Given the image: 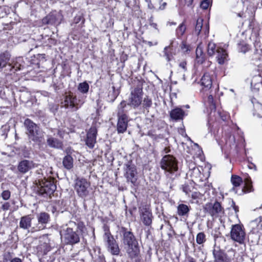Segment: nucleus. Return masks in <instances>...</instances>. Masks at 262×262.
<instances>
[{"instance_id": "1", "label": "nucleus", "mask_w": 262, "mask_h": 262, "mask_svg": "<svg viewBox=\"0 0 262 262\" xmlns=\"http://www.w3.org/2000/svg\"><path fill=\"white\" fill-rule=\"evenodd\" d=\"M85 231L86 227L83 223L70 221L60 231L61 238L66 244L74 245L80 242L77 233L82 234Z\"/></svg>"}, {"instance_id": "2", "label": "nucleus", "mask_w": 262, "mask_h": 262, "mask_svg": "<svg viewBox=\"0 0 262 262\" xmlns=\"http://www.w3.org/2000/svg\"><path fill=\"white\" fill-rule=\"evenodd\" d=\"M123 233V243L125 246V249L128 255L131 258L137 256L139 253L138 243L133 233L127 231L125 228H122Z\"/></svg>"}, {"instance_id": "3", "label": "nucleus", "mask_w": 262, "mask_h": 262, "mask_svg": "<svg viewBox=\"0 0 262 262\" xmlns=\"http://www.w3.org/2000/svg\"><path fill=\"white\" fill-rule=\"evenodd\" d=\"M161 168L164 170L165 174L169 179L168 182L173 180L174 173L178 170V164L176 158L170 155L164 156L160 162Z\"/></svg>"}, {"instance_id": "4", "label": "nucleus", "mask_w": 262, "mask_h": 262, "mask_svg": "<svg viewBox=\"0 0 262 262\" xmlns=\"http://www.w3.org/2000/svg\"><path fill=\"white\" fill-rule=\"evenodd\" d=\"M24 125L26 129V134L28 138L35 142H41L43 136L42 130L32 120L26 119L24 121Z\"/></svg>"}, {"instance_id": "5", "label": "nucleus", "mask_w": 262, "mask_h": 262, "mask_svg": "<svg viewBox=\"0 0 262 262\" xmlns=\"http://www.w3.org/2000/svg\"><path fill=\"white\" fill-rule=\"evenodd\" d=\"M126 105V102L122 101L118 106V123L117 125V130L118 134L124 133L127 127L128 117L123 113V110Z\"/></svg>"}, {"instance_id": "6", "label": "nucleus", "mask_w": 262, "mask_h": 262, "mask_svg": "<svg viewBox=\"0 0 262 262\" xmlns=\"http://www.w3.org/2000/svg\"><path fill=\"white\" fill-rule=\"evenodd\" d=\"M104 231L103 239L105 243L108 251L113 255H118L120 253V249L116 240L106 227L104 228Z\"/></svg>"}, {"instance_id": "7", "label": "nucleus", "mask_w": 262, "mask_h": 262, "mask_svg": "<svg viewBox=\"0 0 262 262\" xmlns=\"http://www.w3.org/2000/svg\"><path fill=\"white\" fill-rule=\"evenodd\" d=\"M230 237L232 240L239 244H244L246 239V232L244 226L242 224L232 225Z\"/></svg>"}, {"instance_id": "8", "label": "nucleus", "mask_w": 262, "mask_h": 262, "mask_svg": "<svg viewBox=\"0 0 262 262\" xmlns=\"http://www.w3.org/2000/svg\"><path fill=\"white\" fill-rule=\"evenodd\" d=\"M37 187L38 194L45 197L51 195L56 188V186L52 180L45 179L39 181V184Z\"/></svg>"}, {"instance_id": "9", "label": "nucleus", "mask_w": 262, "mask_h": 262, "mask_svg": "<svg viewBox=\"0 0 262 262\" xmlns=\"http://www.w3.org/2000/svg\"><path fill=\"white\" fill-rule=\"evenodd\" d=\"M204 209L213 219L218 217L221 219L225 214L224 209L221 203L217 201L213 204H206Z\"/></svg>"}, {"instance_id": "10", "label": "nucleus", "mask_w": 262, "mask_h": 262, "mask_svg": "<svg viewBox=\"0 0 262 262\" xmlns=\"http://www.w3.org/2000/svg\"><path fill=\"white\" fill-rule=\"evenodd\" d=\"M142 101V90L137 87L131 91L127 104L134 108L138 107Z\"/></svg>"}, {"instance_id": "11", "label": "nucleus", "mask_w": 262, "mask_h": 262, "mask_svg": "<svg viewBox=\"0 0 262 262\" xmlns=\"http://www.w3.org/2000/svg\"><path fill=\"white\" fill-rule=\"evenodd\" d=\"M90 186V183L85 179L77 178L75 180V189L78 194L82 198L88 195Z\"/></svg>"}, {"instance_id": "12", "label": "nucleus", "mask_w": 262, "mask_h": 262, "mask_svg": "<svg viewBox=\"0 0 262 262\" xmlns=\"http://www.w3.org/2000/svg\"><path fill=\"white\" fill-rule=\"evenodd\" d=\"M36 218L38 224L36 227H33L32 232L38 230H41L46 228V225L50 221V216L49 213L45 212H41L36 214Z\"/></svg>"}, {"instance_id": "13", "label": "nucleus", "mask_w": 262, "mask_h": 262, "mask_svg": "<svg viewBox=\"0 0 262 262\" xmlns=\"http://www.w3.org/2000/svg\"><path fill=\"white\" fill-rule=\"evenodd\" d=\"M124 177L127 182H130L134 185H135L137 180V172L136 167L134 165L127 164L124 169Z\"/></svg>"}, {"instance_id": "14", "label": "nucleus", "mask_w": 262, "mask_h": 262, "mask_svg": "<svg viewBox=\"0 0 262 262\" xmlns=\"http://www.w3.org/2000/svg\"><path fill=\"white\" fill-rule=\"evenodd\" d=\"M78 101L79 102L80 100H78L75 96L69 95L66 96L63 105L66 108H71L73 111H76L80 107V105H79Z\"/></svg>"}, {"instance_id": "15", "label": "nucleus", "mask_w": 262, "mask_h": 262, "mask_svg": "<svg viewBox=\"0 0 262 262\" xmlns=\"http://www.w3.org/2000/svg\"><path fill=\"white\" fill-rule=\"evenodd\" d=\"M97 134V129L95 126L91 127L86 135L85 139L86 145L90 148H93L96 142V137Z\"/></svg>"}, {"instance_id": "16", "label": "nucleus", "mask_w": 262, "mask_h": 262, "mask_svg": "<svg viewBox=\"0 0 262 262\" xmlns=\"http://www.w3.org/2000/svg\"><path fill=\"white\" fill-rule=\"evenodd\" d=\"M35 167V164L32 161L24 160L19 163L17 169L20 172L25 173Z\"/></svg>"}, {"instance_id": "17", "label": "nucleus", "mask_w": 262, "mask_h": 262, "mask_svg": "<svg viewBox=\"0 0 262 262\" xmlns=\"http://www.w3.org/2000/svg\"><path fill=\"white\" fill-rule=\"evenodd\" d=\"M141 220L146 226H149L152 223V215L151 211L147 208H143L140 212Z\"/></svg>"}, {"instance_id": "18", "label": "nucleus", "mask_w": 262, "mask_h": 262, "mask_svg": "<svg viewBox=\"0 0 262 262\" xmlns=\"http://www.w3.org/2000/svg\"><path fill=\"white\" fill-rule=\"evenodd\" d=\"M212 253L215 262H231L230 259L218 247L214 248Z\"/></svg>"}, {"instance_id": "19", "label": "nucleus", "mask_w": 262, "mask_h": 262, "mask_svg": "<svg viewBox=\"0 0 262 262\" xmlns=\"http://www.w3.org/2000/svg\"><path fill=\"white\" fill-rule=\"evenodd\" d=\"M209 29L208 24H206L205 26L203 27V19L202 18H198L194 30L195 33L196 35H199L202 30L205 35H207L209 33Z\"/></svg>"}, {"instance_id": "20", "label": "nucleus", "mask_w": 262, "mask_h": 262, "mask_svg": "<svg viewBox=\"0 0 262 262\" xmlns=\"http://www.w3.org/2000/svg\"><path fill=\"white\" fill-rule=\"evenodd\" d=\"M212 77L209 73H206L201 78V84L203 86V89L209 90L212 86Z\"/></svg>"}, {"instance_id": "21", "label": "nucleus", "mask_w": 262, "mask_h": 262, "mask_svg": "<svg viewBox=\"0 0 262 262\" xmlns=\"http://www.w3.org/2000/svg\"><path fill=\"white\" fill-rule=\"evenodd\" d=\"M186 114L184 111L180 107H176L170 111V117L175 121L182 120Z\"/></svg>"}, {"instance_id": "22", "label": "nucleus", "mask_w": 262, "mask_h": 262, "mask_svg": "<svg viewBox=\"0 0 262 262\" xmlns=\"http://www.w3.org/2000/svg\"><path fill=\"white\" fill-rule=\"evenodd\" d=\"M60 14L53 15L50 14L47 16L42 19V23L44 24L57 25L60 23Z\"/></svg>"}, {"instance_id": "23", "label": "nucleus", "mask_w": 262, "mask_h": 262, "mask_svg": "<svg viewBox=\"0 0 262 262\" xmlns=\"http://www.w3.org/2000/svg\"><path fill=\"white\" fill-rule=\"evenodd\" d=\"M190 209V206L179 204L177 207V213L179 216L188 217Z\"/></svg>"}, {"instance_id": "24", "label": "nucleus", "mask_w": 262, "mask_h": 262, "mask_svg": "<svg viewBox=\"0 0 262 262\" xmlns=\"http://www.w3.org/2000/svg\"><path fill=\"white\" fill-rule=\"evenodd\" d=\"M215 54H216V60L220 64H223L228 60V54L223 48H219Z\"/></svg>"}, {"instance_id": "25", "label": "nucleus", "mask_w": 262, "mask_h": 262, "mask_svg": "<svg viewBox=\"0 0 262 262\" xmlns=\"http://www.w3.org/2000/svg\"><path fill=\"white\" fill-rule=\"evenodd\" d=\"M252 231L254 233H262V216L251 222Z\"/></svg>"}, {"instance_id": "26", "label": "nucleus", "mask_w": 262, "mask_h": 262, "mask_svg": "<svg viewBox=\"0 0 262 262\" xmlns=\"http://www.w3.org/2000/svg\"><path fill=\"white\" fill-rule=\"evenodd\" d=\"M32 217L30 215L21 217L19 222V227L23 229H28L31 226Z\"/></svg>"}, {"instance_id": "27", "label": "nucleus", "mask_w": 262, "mask_h": 262, "mask_svg": "<svg viewBox=\"0 0 262 262\" xmlns=\"http://www.w3.org/2000/svg\"><path fill=\"white\" fill-rule=\"evenodd\" d=\"M62 164L65 168L68 170L72 169L73 167V159L70 156L68 155L65 156L62 161Z\"/></svg>"}, {"instance_id": "28", "label": "nucleus", "mask_w": 262, "mask_h": 262, "mask_svg": "<svg viewBox=\"0 0 262 262\" xmlns=\"http://www.w3.org/2000/svg\"><path fill=\"white\" fill-rule=\"evenodd\" d=\"M47 143L51 147L56 148H61L62 147V142L54 138L51 137L48 138Z\"/></svg>"}, {"instance_id": "29", "label": "nucleus", "mask_w": 262, "mask_h": 262, "mask_svg": "<svg viewBox=\"0 0 262 262\" xmlns=\"http://www.w3.org/2000/svg\"><path fill=\"white\" fill-rule=\"evenodd\" d=\"M10 58V55L8 52L0 54V69L5 67L9 63Z\"/></svg>"}, {"instance_id": "30", "label": "nucleus", "mask_w": 262, "mask_h": 262, "mask_svg": "<svg viewBox=\"0 0 262 262\" xmlns=\"http://www.w3.org/2000/svg\"><path fill=\"white\" fill-rule=\"evenodd\" d=\"M220 47H216V45L213 42H209L207 47V54L209 56L214 55L217 52Z\"/></svg>"}, {"instance_id": "31", "label": "nucleus", "mask_w": 262, "mask_h": 262, "mask_svg": "<svg viewBox=\"0 0 262 262\" xmlns=\"http://www.w3.org/2000/svg\"><path fill=\"white\" fill-rule=\"evenodd\" d=\"M237 48L239 52L245 53L250 50V46L245 41H240L237 44Z\"/></svg>"}, {"instance_id": "32", "label": "nucleus", "mask_w": 262, "mask_h": 262, "mask_svg": "<svg viewBox=\"0 0 262 262\" xmlns=\"http://www.w3.org/2000/svg\"><path fill=\"white\" fill-rule=\"evenodd\" d=\"M231 182L234 187H237L240 186L243 182V180L240 177L233 175L231 177Z\"/></svg>"}, {"instance_id": "33", "label": "nucleus", "mask_w": 262, "mask_h": 262, "mask_svg": "<svg viewBox=\"0 0 262 262\" xmlns=\"http://www.w3.org/2000/svg\"><path fill=\"white\" fill-rule=\"evenodd\" d=\"M78 90L81 93L86 94L89 91V85L86 81L80 83L78 86Z\"/></svg>"}, {"instance_id": "34", "label": "nucleus", "mask_w": 262, "mask_h": 262, "mask_svg": "<svg viewBox=\"0 0 262 262\" xmlns=\"http://www.w3.org/2000/svg\"><path fill=\"white\" fill-rule=\"evenodd\" d=\"M206 103L208 105V106L209 107L210 110L211 111H212L213 110H215V103L213 102V98L212 95H209L208 96L207 99L206 101Z\"/></svg>"}, {"instance_id": "35", "label": "nucleus", "mask_w": 262, "mask_h": 262, "mask_svg": "<svg viewBox=\"0 0 262 262\" xmlns=\"http://www.w3.org/2000/svg\"><path fill=\"white\" fill-rule=\"evenodd\" d=\"M206 241V235L204 232H199L196 237V242L197 244L201 245Z\"/></svg>"}, {"instance_id": "36", "label": "nucleus", "mask_w": 262, "mask_h": 262, "mask_svg": "<svg viewBox=\"0 0 262 262\" xmlns=\"http://www.w3.org/2000/svg\"><path fill=\"white\" fill-rule=\"evenodd\" d=\"M253 115L258 117H262V105L261 104H257L255 105V112L253 113Z\"/></svg>"}, {"instance_id": "37", "label": "nucleus", "mask_w": 262, "mask_h": 262, "mask_svg": "<svg viewBox=\"0 0 262 262\" xmlns=\"http://www.w3.org/2000/svg\"><path fill=\"white\" fill-rule=\"evenodd\" d=\"M245 188H246V191L247 192H249L251 191L252 189V181L251 178L248 176L245 179Z\"/></svg>"}, {"instance_id": "38", "label": "nucleus", "mask_w": 262, "mask_h": 262, "mask_svg": "<svg viewBox=\"0 0 262 262\" xmlns=\"http://www.w3.org/2000/svg\"><path fill=\"white\" fill-rule=\"evenodd\" d=\"M151 99L149 98L148 97L144 98L142 103L143 107L146 109H148L151 107Z\"/></svg>"}, {"instance_id": "39", "label": "nucleus", "mask_w": 262, "mask_h": 262, "mask_svg": "<svg viewBox=\"0 0 262 262\" xmlns=\"http://www.w3.org/2000/svg\"><path fill=\"white\" fill-rule=\"evenodd\" d=\"M186 30V27L183 24H181L177 29V33L179 36H182Z\"/></svg>"}, {"instance_id": "40", "label": "nucleus", "mask_w": 262, "mask_h": 262, "mask_svg": "<svg viewBox=\"0 0 262 262\" xmlns=\"http://www.w3.org/2000/svg\"><path fill=\"white\" fill-rule=\"evenodd\" d=\"M170 46H167L164 48V51H163L164 54V56L166 57L167 60L168 61L171 60V53H169V52H168V50L170 49Z\"/></svg>"}, {"instance_id": "41", "label": "nucleus", "mask_w": 262, "mask_h": 262, "mask_svg": "<svg viewBox=\"0 0 262 262\" xmlns=\"http://www.w3.org/2000/svg\"><path fill=\"white\" fill-rule=\"evenodd\" d=\"M11 196V192L9 190H4L1 193V196L4 200H8Z\"/></svg>"}, {"instance_id": "42", "label": "nucleus", "mask_w": 262, "mask_h": 262, "mask_svg": "<svg viewBox=\"0 0 262 262\" xmlns=\"http://www.w3.org/2000/svg\"><path fill=\"white\" fill-rule=\"evenodd\" d=\"M209 5L210 1L209 0H204L202 2L200 6L202 9L206 10L208 8Z\"/></svg>"}, {"instance_id": "43", "label": "nucleus", "mask_w": 262, "mask_h": 262, "mask_svg": "<svg viewBox=\"0 0 262 262\" xmlns=\"http://www.w3.org/2000/svg\"><path fill=\"white\" fill-rule=\"evenodd\" d=\"M10 207V204L9 202H4L1 207V209L4 211H7L9 209Z\"/></svg>"}, {"instance_id": "44", "label": "nucleus", "mask_w": 262, "mask_h": 262, "mask_svg": "<svg viewBox=\"0 0 262 262\" xmlns=\"http://www.w3.org/2000/svg\"><path fill=\"white\" fill-rule=\"evenodd\" d=\"M196 57L204 55L202 48L198 47L196 49Z\"/></svg>"}, {"instance_id": "45", "label": "nucleus", "mask_w": 262, "mask_h": 262, "mask_svg": "<svg viewBox=\"0 0 262 262\" xmlns=\"http://www.w3.org/2000/svg\"><path fill=\"white\" fill-rule=\"evenodd\" d=\"M205 60V56H201L196 57V61L199 63H202Z\"/></svg>"}, {"instance_id": "46", "label": "nucleus", "mask_w": 262, "mask_h": 262, "mask_svg": "<svg viewBox=\"0 0 262 262\" xmlns=\"http://www.w3.org/2000/svg\"><path fill=\"white\" fill-rule=\"evenodd\" d=\"M186 63L185 61H183L180 63L179 67L181 68L184 71H186Z\"/></svg>"}, {"instance_id": "47", "label": "nucleus", "mask_w": 262, "mask_h": 262, "mask_svg": "<svg viewBox=\"0 0 262 262\" xmlns=\"http://www.w3.org/2000/svg\"><path fill=\"white\" fill-rule=\"evenodd\" d=\"M41 239L42 241H43L45 242V245L44 246V247H46L47 248L48 244L46 242L49 241L48 236L47 235H43L41 237Z\"/></svg>"}, {"instance_id": "48", "label": "nucleus", "mask_w": 262, "mask_h": 262, "mask_svg": "<svg viewBox=\"0 0 262 262\" xmlns=\"http://www.w3.org/2000/svg\"><path fill=\"white\" fill-rule=\"evenodd\" d=\"M183 191L186 194H188L189 193V192H190V190L189 189V188L187 186H183Z\"/></svg>"}, {"instance_id": "49", "label": "nucleus", "mask_w": 262, "mask_h": 262, "mask_svg": "<svg viewBox=\"0 0 262 262\" xmlns=\"http://www.w3.org/2000/svg\"><path fill=\"white\" fill-rule=\"evenodd\" d=\"M150 26H151L152 27L154 28L155 29H157V24H156V23H154L152 21V20L151 19V18L150 19Z\"/></svg>"}, {"instance_id": "50", "label": "nucleus", "mask_w": 262, "mask_h": 262, "mask_svg": "<svg viewBox=\"0 0 262 262\" xmlns=\"http://www.w3.org/2000/svg\"><path fill=\"white\" fill-rule=\"evenodd\" d=\"M10 257V253H5L4 255V259L6 260V261H7Z\"/></svg>"}, {"instance_id": "51", "label": "nucleus", "mask_w": 262, "mask_h": 262, "mask_svg": "<svg viewBox=\"0 0 262 262\" xmlns=\"http://www.w3.org/2000/svg\"><path fill=\"white\" fill-rule=\"evenodd\" d=\"M232 207H233V209L234 210L235 212L236 213H237V212H238L239 210H238V207L237 206H236L234 202H232Z\"/></svg>"}, {"instance_id": "52", "label": "nucleus", "mask_w": 262, "mask_h": 262, "mask_svg": "<svg viewBox=\"0 0 262 262\" xmlns=\"http://www.w3.org/2000/svg\"><path fill=\"white\" fill-rule=\"evenodd\" d=\"M10 262H23L21 259L18 257H15L12 259Z\"/></svg>"}, {"instance_id": "53", "label": "nucleus", "mask_w": 262, "mask_h": 262, "mask_svg": "<svg viewBox=\"0 0 262 262\" xmlns=\"http://www.w3.org/2000/svg\"><path fill=\"white\" fill-rule=\"evenodd\" d=\"M184 1L185 5H186L187 6H189L192 4L193 0H184Z\"/></svg>"}, {"instance_id": "54", "label": "nucleus", "mask_w": 262, "mask_h": 262, "mask_svg": "<svg viewBox=\"0 0 262 262\" xmlns=\"http://www.w3.org/2000/svg\"><path fill=\"white\" fill-rule=\"evenodd\" d=\"M236 15H237V16L238 17H242V18L245 17L244 16V12L243 11L241 12H239V13H237Z\"/></svg>"}, {"instance_id": "55", "label": "nucleus", "mask_w": 262, "mask_h": 262, "mask_svg": "<svg viewBox=\"0 0 262 262\" xmlns=\"http://www.w3.org/2000/svg\"><path fill=\"white\" fill-rule=\"evenodd\" d=\"M166 5V3H163L162 4V5L160 7V8L161 9H164L165 8V7Z\"/></svg>"}, {"instance_id": "56", "label": "nucleus", "mask_w": 262, "mask_h": 262, "mask_svg": "<svg viewBox=\"0 0 262 262\" xmlns=\"http://www.w3.org/2000/svg\"><path fill=\"white\" fill-rule=\"evenodd\" d=\"M192 198L193 199H195L196 198H197V193L195 192L192 194Z\"/></svg>"}, {"instance_id": "57", "label": "nucleus", "mask_w": 262, "mask_h": 262, "mask_svg": "<svg viewBox=\"0 0 262 262\" xmlns=\"http://www.w3.org/2000/svg\"><path fill=\"white\" fill-rule=\"evenodd\" d=\"M188 261L189 262H195L194 259L192 257H190L188 258Z\"/></svg>"}, {"instance_id": "58", "label": "nucleus", "mask_w": 262, "mask_h": 262, "mask_svg": "<svg viewBox=\"0 0 262 262\" xmlns=\"http://www.w3.org/2000/svg\"><path fill=\"white\" fill-rule=\"evenodd\" d=\"M221 117L222 119L223 120H224V121H225L226 119V118H227V116H221Z\"/></svg>"}, {"instance_id": "59", "label": "nucleus", "mask_w": 262, "mask_h": 262, "mask_svg": "<svg viewBox=\"0 0 262 262\" xmlns=\"http://www.w3.org/2000/svg\"><path fill=\"white\" fill-rule=\"evenodd\" d=\"M13 68L14 69V68H17L18 69H20V68L16 65L15 64V66H13Z\"/></svg>"}, {"instance_id": "60", "label": "nucleus", "mask_w": 262, "mask_h": 262, "mask_svg": "<svg viewBox=\"0 0 262 262\" xmlns=\"http://www.w3.org/2000/svg\"><path fill=\"white\" fill-rule=\"evenodd\" d=\"M193 171H199V169H198V168H196L194 167L193 168Z\"/></svg>"}, {"instance_id": "61", "label": "nucleus", "mask_w": 262, "mask_h": 262, "mask_svg": "<svg viewBox=\"0 0 262 262\" xmlns=\"http://www.w3.org/2000/svg\"><path fill=\"white\" fill-rule=\"evenodd\" d=\"M185 107H186V108H189V106L188 105H186L185 106Z\"/></svg>"}, {"instance_id": "62", "label": "nucleus", "mask_w": 262, "mask_h": 262, "mask_svg": "<svg viewBox=\"0 0 262 262\" xmlns=\"http://www.w3.org/2000/svg\"><path fill=\"white\" fill-rule=\"evenodd\" d=\"M78 20H80V16H79L77 18Z\"/></svg>"}, {"instance_id": "63", "label": "nucleus", "mask_w": 262, "mask_h": 262, "mask_svg": "<svg viewBox=\"0 0 262 262\" xmlns=\"http://www.w3.org/2000/svg\"><path fill=\"white\" fill-rule=\"evenodd\" d=\"M239 5H243V3H240L239 4H238Z\"/></svg>"}]
</instances>
